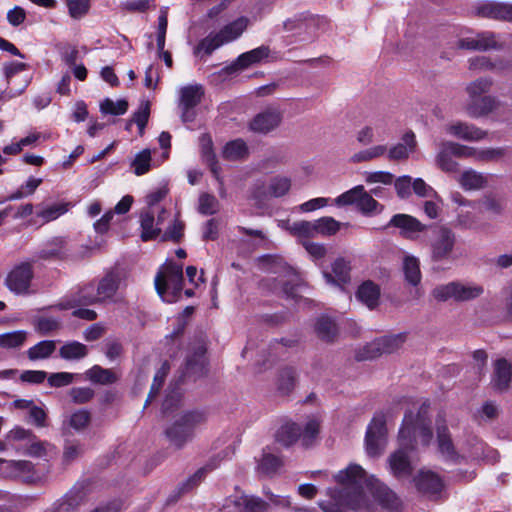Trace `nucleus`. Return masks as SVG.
I'll use <instances>...</instances> for the list:
<instances>
[{"label": "nucleus", "mask_w": 512, "mask_h": 512, "mask_svg": "<svg viewBox=\"0 0 512 512\" xmlns=\"http://www.w3.org/2000/svg\"><path fill=\"white\" fill-rule=\"evenodd\" d=\"M320 432V423L316 419L309 420L304 428H301L300 441L302 446H312L318 438Z\"/></svg>", "instance_id": "nucleus-48"}, {"label": "nucleus", "mask_w": 512, "mask_h": 512, "mask_svg": "<svg viewBox=\"0 0 512 512\" xmlns=\"http://www.w3.org/2000/svg\"><path fill=\"white\" fill-rule=\"evenodd\" d=\"M206 349L204 346H198L194 353L186 360L185 375L200 377L206 372Z\"/></svg>", "instance_id": "nucleus-26"}, {"label": "nucleus", "mask_w": 512, "mask_h": 512, "mask_svg": "<svg viewBox=\"0 0 512 512\" xmlns=\"http://www.w3.org/2000/svg\"><path fill=\"white\" fill-rule=\"evenodd\" d=\"M474 13L478 17L512 22V4L485 1L477 4Z\"/></svg>", "instance_id": "nucleus-14"}, {"label": "nucleus", "mask_w": 512, "mask_h": 512, "mask_svg": "<svg viewBox=\"0 0 512 512\" xmlns=\"http://www.w3.org/2000/svg\"><path fill=\"white\" fill-rule=\"evenodd\" d=\"M301 426L294 422L283 424L276 433V441L285 447H289L300 440Z\"/></svg>", "instance_id": "nucleus-37"}, {"label": "nucleus", "mask_w": 512, "mask_h": 512, "mask_svg": "<svg viewBox=\"0 0 512 512\" xmlns=\"http://www.w3.org/2000/svg\"><path fill=\"white\" fill-rule=\"evenodd\" d=\"M283 465V461L280 457L271 453H264L259 463V470L267 475L276 473Z\"/></svg>", "instance_id": "nucleus-52"}, {"label": "nucleus", "mask_w": 512, "mask_h": 512, "mask_svg": "<svg viewBox=\"0 0 512 512\" xmlns=\"http://www.w3.org/2000/svg\"><path fill=\"white\" fill-rule=\"evenodd\" d=\"M101 112L111 115H123L128 109V102L126 100H113L107 98L100 105Z\"/></svg>", "instance_id": "nucleus-56"}, {"label": "nucleus", "mask_w": 512, "mask_h": 512, "mask_svg": "<svg viewBox=\"0 0 512 512\" xmlns=\"http://www.w3.org/2000/svg\"><path fill=\"white\" fill-rule=\"evenodd\" d=\"M445 130L448 134L466 141H479L486 137L485 131L464 122L449 124Z\"/></svg>", "instance_id": "nucleus-23"}, {"label": "nucleus", "mask_w": 512, "mask_h": 512, "mask_svg": "<svg viewBox=\"0 0 512 512\" xmlns=\"http://www.w3.org/2000/svg\"><path fill=\"white\" fill-rule=\"evenodd\" d=\"M59 327H60V322L56 318L39 317L36 319L35 328L42 335H47L53 331H56L59 329Z\"/></svg>", "instance_id": "nucleus-61"}, {"label": "nucleus", "mask_w": 512, "mask_h": 512, "mask_svg": "<svg viewBox=\"0 0 512 512\" xmlns=\"http://www.w3.org/2000/svg\"><path fill=\"white\" fill-rule=\"evenodd\" d=\"M449 145H452L451 141L442 142L436 157L438 167L446 173L457 172L459 170V164L453 160L455 156L452 154V148L448 147Z\"/></svg>", "instance_id": "nucleus-36"}, {"label": "nucleus", "mask_w": 512, "mask_h": 512, "mask_svg": "<svg viewBox=\"0 0 512 512\" xmlns=\"http://www.w3.org/2000/svg\"><path fill=\"white\" fill-rule=\"evenodd\" d=\"M248 20L240 17L233 22L225 25L219 32L215 33L223 45L239 38L247 28Z\"/></svg>", "instance_id": "nucleus-32"}, {"label": "nucleus", "mask_w": 512, "mask_h": 512, "mask_svg": "<svg viewBox=\"0 0 512 512\" xmlns=\"http://www.w3.org/2000/svg\"><path fill=\"white\" fill-rule=\"evenodd\" d=\"M459 46L468 50H501L504 44L499 41V36L493 32L486 31L474 37H468L459 41Z\"/></svg>", "instance_id": "nucleus-15"}, {"label": "nucleus", "mask_w": 512, "mask_h": 512, "mask_svg": "<svg viewBox=\"0 0 512 512\" xmlns=\"http://www.w3.org/2000/svg\"><path fill=\"white\" fill-rule=\"evenodd\" d=\"M456 244L457 236L451 228L434 226L427 242L430 261L437 265L452 263L456 259Z\"/></svg>", "instance_id": "nucleus-4"}, {"label": "nucleus", "mask_w": 512, "mask_h": 512, "mask_svg": "<svg viewBox=\"0 0 512 512\" xmlns=\"http://www.w3.org/2000/svg\"><path fill=\"white\" fill-rule=\"evenodd\" d=\"M402 271L405 281L411 286H418L422 279L420 261L417 257L406 255L403 258Z\"/></svg>", "instance_id": "nucleus-35"}, {"label": "nucleus", "mask_w": 512, "mask_h": 512, "mask_svg": "<svg viewBox=\"0 0 512 512\" xmlns=\"http://www.w3.org/2000/svg\"><path fill=\"white\" fill-rule=\"evenodd\" d=\"M69 14L74 19L86 15L90 8V0H66Z\"/></svg>", "instance_id": "nucleus-59"}, {"label": "nucleus", "mask_w": 512, "mask_h": 512, "mask_svg": "<svg viewBox=\"0 0 512 512\" xmlns=\"http://www.w3.org/2000/svg\"><path fill=\"white\" fill-rule=\"evenodd\" d=\"M492 86V80L490 78H479L470 83L466 90L470 96V99L480 97L482 94L488 92Z\"/></svg>", "instance_id": "nucleus-57"}, {"label": "nucleus", "mask_w": 512, "mask_h": 512, "mask_svg": "<svg viewBox=\"0 0 512 512\" xmlns=\"http://www.w3.org/2000/svg\"><path fill=\"white\" fill-rule=\"evenodd\" d=\"M334 479L341 488L334 491L335 503L321 505L324 512H346L345 507L358 511L366 506L364 487L372 484L375 478L368 477L360 465L350 464L346 469L335 474Z\"/></svg>", "instance_id": "nucleus-2"}, {"label": "nucleus", "mask_w": 512, "mask_h": 512, "mask_svg": "<svg viewBox=\"0 0 512 512\" xmlns=\"http://www.w3.org/2000/svg\"><path fill=\"white\" fill-rule=\"evenodd\" d=\"M149 115V102H145L144 104H142L139 107V109L133 114L132 122H134L138 126L140 134H143L144 128L148 123Z\"/></svg>", "instance_id": "nucleus-64"}, {"label": "nucleus", "mask_w": 512, "mask_h": 512, "mask_svg": "<svg viewBox=\"0 0 512 512\" xmlns=\"http://www.w3.org/2000/svg\"><path fill=\"white\" fill-rule=\"evenodd\" d=\"M27 338L23 330L8 332L0 335V346L3 348H18L22 346Z\"/></svg>", "instance_id": "nucleus-50"}, {"label": "nucleus", "mask_w": 512, "mask_h": 512, "mask_svg": "<svg viewBox=\"0 0 512 512\" xmlns=\"http://www.w3.org/2000/svg\"><path fill=\"white\" fill-rule=\"evenodd\" d=\"M416 147L415 134L412 131L406 132L402 137V142L393 146L388 152L390 160H404Z\"/></svg>", "instance_id": "nucleus-28"}, {"label": "nucleus", "mask_w": 512, "mask_h": 512, "mask_svg": "<svg viewBox=\"0 0 512 512\" xmlns=\"http://www.w3.org/2000/svg\"><path fill=\"white\" fill-rule=\"evenodd\" d=\"M84 453V446L76 440H67L63 449V462L70 464Z\"/></svg>", "instance_id": "nucleus-51"}, {"label": "nucleus", "mask_w": 512, "mask_h": 512, "mask_svg": "<svg viewBox=\"0 0 512 512\" xmlns=\"http://www.w3.org/2000/svg\"><path fill=\"white\" fill-rule=\"evenodd\" d=\"M484 293V287L474 282L452 281L436 286L432 290L434 299L440 302L454 300L467 302L479 298Z\"/></svg>", "instance_id": "nucleus-7"}, {"label": "nucleus", "mask_w": 512, "mask_h": 512, "mask_svg": "<svg viewBox=\"0 0 512 512\" xmlns=\"http://www.w3.org/2000/svg\"><path fill=\"white\" fill-rule=\"evenodd\" d=\"M238 512H267L268 505L260 498L241 496L234 501Z\"/></svg>", "instance_id": "nucleus-41"}, {"label": "nucleus", "mask_w": 512, "mask_h": 512, "mask_svg": "<svg viewBox=\"0 0 512 512\" xmlns=\"http://www.w3.org/2000/svg\"><path fill=\"white\" fill-rule=\"evenodd\" d=\"M248 156V145L241 138L227 142L222 150V157L228 161H241L248 158Z\"/></svg>", "instance_id": "nucleus-31"}, {"label": "nucleus", "mask_w": 512, "mask_h": 512, "mask_svg": "<svg viewBox=\"0 0 512 512\" xmlns=\"http://www.w3.org/2000/svg\"><path fill=\"white\" fill-rule=\"evenodd\" d=\"M271 50L267 45H261L255 49L240 54L235 60V64L239 71L245 70L253 65L261 64L268 61Z\"/></svg>", "instance_id": "nucleus-22"}, {"label": "nucleus", "mask_w": 512, "mask_h": 512, "mask_svg": "<svg viewBox=\"0 0 512 512\" xmlns=\"http://www.w3.org/2000/svg\"><path fill=\"white\" fill-rule=\"evenodd\" d=\"M323 276L327 283L343 287L350 281V265L343 258H338L332 264V274L324 272Z\"/></svg>", "instance_id": "nucleus-24"}, {"label": "nucleus", "mask_w": 512, "mask_h": 512, "mask_svg": "<svg viewBox=\"0 0 512 512\" xmlns=\"http://www.w3.org/2000/svg\"><path fill=\"white\" fill-rule=\"evenodd\" d=\"M496 108V100L492 96H480L470 99L467 105L469 116L478 118L492 112Z\"/></svg>", "instance_id": "nucleus-30"}, {"label": "nucleus", "mask_w": 512, "mask_h": 512, "mask_svg": "<svg viewBox=\"0 0 512 512\" xmlns=\"http://www.w3.org/2000/svg\"><path fill=\"white\" fill-rule=\"evenodd\" d=\"M511 379V364L505 358L497 359L494 362V372L491 380L493 388L499 392H504L509 388Z\"/></svg>", "instance_id": "nucleus-21"}, {"label": "nucleus", "mask_w": 512, "mask_h": 512, "mask_svg": "<svg viewBox=\"0 0 512 512\" xmlns=\"http://www.w3.org/2000/svg\"><path fill=\"white\" fill-rule=\"evenodd\" d=\"M71 245L62 237H54L46 242L33 256V262L38 260H66L72 256Z\"/></svg>", "instance_id": "nucleus-12"}, {"label": "nucleus", "mask_w": 512, "mask_h": 512, "mask_svg": "<svg viewBox=\"0 0 512 512\" xmlns=\"http://www.w3.org/2000/svg\"><path fill=\"white\" fill-rule=\"evenodd\" d=\"M416 489L430 497L441 493L444 483L441 477L433 471L421 469L412 479Z\"/></svg>", "instance_id": "nucleus-16"}, {"label": "nucleus", "mask_w": 512, "mask_h": 512, "mask_svg": "<svg viewBox=\"0 0 512 512\" xmlns=\"http://www.w3.org/2000/svg\"><path fill=\"white\" fill-rule=\"evenodd\" d=\"M387 152L385 145H375L368 149L362 150L353 155L352 160L355 163L370 161L383 156Z\"/></svg>", "instance_id": "nucleus-54"}, {"label": "nucleus", "mask_w": 512, "mask_h": 512, "mask_svg": "<svg viewBox=\"0 0 512 512\" xmlns=\"http://www.w3.org/2000/svg\"><path fill=\"white\" fill-rule=\"evenodd\" d=\"M315 221L316 235L331 236L336 234L342 223L336 221L332 217H321Z\"/></svg>", "instance_id": "nucleus-49"}, {"label": "nucleus", "mask_w": 512, "mask_h": 512, "mask_svg": "<svg viewBox=\"0 0 512 512\" xmlns=\"http://www.w3.org/2000/svg\"><path fill=\"white\" fill-rule=\"evenodd\" d=\"M34 465L27 460H6L0 458V474L9 478H28Z\"/></svg>", "instance_id": "nucleus-20"}, {"label": "nucleus", "mask_w": 512, "mask_h": 512, "mask_svg": "<svg viewBox=\"0 0 512 512\" xmlns=\"http://www.w3.org/2000/svg\"><path fill=\"white\" fill-rule=\"evenodd\" d=\"M200 146L202 158L204 162L208 165L209 169L213 170V168H219L220 165L213 151V142L209 135L205 134L201 137Z\"/></svg>", "instance_id": "nucleus-47"}, {"label": "nucleus", "mask_w": 512, "mask_h": 512, "mask_svg": "<svg viewBox=\"0 0 512 512\" xmlns=\"http://www.w3.org/2000/svg\"><path fill=\"white\" fill-rule=\"evenodd\" d=\"M94 394V390L89 387H74L70 390L71 399L76 404L89 402Z\"/></svg>", "instance_id": "nucleus-63"}, {"label": "nucleus", "mask_w": 512, "mask_h": 512, "mask_svg": "<svg viewBox=\"0 0 512 512\" xmlns=\"http://www.w3.org/2000/svg\"><path fill=\"white\" fill-rule=\"evenodd\" d=\"M374 497L382 507L388 510L398 512L401 509L402 502L400 498L386 485H378L375 489Z\"/></svg>", "instance_id": "nucleus-34"}, {"label": "nucleus", "mask_w": 512, "mask_h": 512, "mask_svg": "<svg viewBox=\"0 0 512 512\" xmlns=\"http://www.w3.org/2000/svg\"><path fill=\"white\" fill-rule=\"evenodd\" d=\"M219 203L215 196L204 193L199 197V212L204 215H213L218 211Z\"/></svg>", "instance_id": "nucleus-58"}, {"label": "nucleus", "mask_w": 512, "mask_h": 512, "mask_svg": "<svg viewBox=\"0 0 512 512\" xmlns=\"http://www.w3.org/2000/svg\"><path fill=\"white\" fill-rule=\"evenodd\" d=\"M239 71L235 62L233 61L230 65L222 68L220 71L215 72L209 76V81L211 84H221L222 82L231 78L234 74Z\"/></svg>", "instance_id": "nucleus-62"}, {"label": "nucleus", "mask_w": 512, "mask_h": 512, "mask_svg": "<svg viewBox=\"0 0 512 512\" xmlns=\"http://www.w3.org/2000/svg\"><path fill=\"white\" fill-rule=\"evenodd\" d=\"M88 491L84 482L76 483L60 500L52 512H77L87 501Z\"/></svg>", "instance_id": "nucleus-13"}, {"label": "nucleus", "mask_w": 512, "mask_h": 512, "mask_svg": "<svg viewBox=\"0 0 512 512\" xmlns=\"http://www.w3.org/2000/svg\"><path fill=\"white\" fill-rule=\"evenodd\" d=\"M269 193L271 197L285 196L291 188V179L287 176L276 175L269 180Z\"/></svg>", "instance_id": "nucleus-45"}, {"label": "nucleus", "mask_w": 512, "mask_h": 512, "mask_svg": "<svg viewBox=\"0 0 512 512\" xmlns=\"http://www.w3.org/2000/svg\"><path fill=\"white\" fill-rule=\"evenodd\" d=\"M296 372L292 367L280 370L276 380L277 390L283 395H288L296 385Z\"/></svg>", "instance_id": "nucleus-42"}, {"label": "nucleus", "mask_w": 512, "mask_h": 512, "mask_svg": "<svg viewBox=\"0 0 512 512\" xmlns=\"http://www.w3.org/2000/svg\"><path fill=\"white\" fill-rule=\"evenodd\" d=\"M459 183L464 190H480L487 186L488 180L483 173L468 169L461 174Z\"/></svg>", "instance_id": "nucleus-38"}, {"label": "nucleus", "mask_w": 512, "mask_h": 512, "mask_svg": "<svg viewBox=\"0 0 512 512\" xmlns=\"http://www.w3.org/2000/svg\"><path fill=\"white\" fill-rule=\"evenodd\" d=\"M223 45V41H219V38L215 33H210L203 38L195 48L194 53L198 54L203 51L206 55H211L216 49Z\"/></svg>", "instance_id": "nucleus-55"}, {"label": "nucleus", "mask_w": 512, "mask_h": 512, "mask_svg": "<svg viewBox=\"0 0 512 512\" xmlns=\"http://www.w3.org/2000/svg\"><path fill=\"white\" fill-rule=\"evenodd\" d=\"M406 340L405 333L384 336L365 345L356 354L359 361L373 359L384 353L390 354L396 352L402 347Z\"/></svg>", "instance_id": "nucleus-8"}, {"label": "nucleus", "mask_w": 512, "mask_h": 512, "mask_svg": "<svg viewBox=\"0 0 512 512\" xmlns=\"http://www.w3.org/2000/svg\"><path fill=\"white\" fill-rule=\"evenodd\" d=\"M220 461L221 458L219 455L210 459L205 466L199 468L191 477H189L185 482L181 484L179 487L180 492L185 493L197 487L205 478L207 473L211 472L219 466Z\"/></svg>", "instance_id": "nucleus-27"}, {"label": "nucleus", "mask_w": 512, "mask_h": 512, "mask_svg": "<svg viewBox=\"0 0 512 512\" xmlns=\"http://www.w3.org/2000/svg\"><path fill=\"white\" fill-rule=\"evenodd\" d=\"M65 212H67L66 204H54L49 207L43 208L40 212L37 213V216L43 220V223H47L57 219Z\"/></svg>", "instance_id": "nucleus-60"}, {"label": "nucleus", "mask_w": 512, "mask_h": 512, "mask_svg": "<svg viewBox=\"0 0 512 512\" xmlns=\"http://www.w3.org/2000/svg\"><path fill=\"white\" fill-rule=\"evenodd\" d=\"M183 267L181 264L168 262L155 277V288L163 301L176 302L182 293Z\"/></svg>", "instance_id": "nucleus-5"}, {"label": "nucleus", "mask_w": 512, "mask_h": 512, "mask_svg": "<svg viewBox=\"0 0 512 512\" xmlns=\"http://www.w3.org/2000/svg\"><path fill=\"white\" fill-rule=\"evenodd\" d=\"M204 421L205 415L202 412H186L165 429V435L172 446L180 449L193 439L196 427Z\"/></svg>", "instance_id": "nucleus-6"}, {"label": "nucleus", "mask_w": 512, "mask_h": 512, "mask_svg": "<svg viewBox=\"0 0 512 512\" xmlns=\"http://www.w3.org/2000/svg\"><path fill=\"white\" fill-rule=\"evenodd\" d=\"M432 422L429 416V404L424 402L416 414L407 411L399 429V448L388 458L391 474L398 480L411 477L413 465L409 453L415 449L419 441L428 446L433 439Z\"/></svg>", "instance_id": "nucleus-1"}, {"label": "nucleus", "mask_w": 512, "mask_h": 512, "mask_svg": "<svg viewBox=\"0 0 512 512\" xmlns=\"http://www.w3.org/2000/svg\"><path fill=\"white\" fill-rule=\"evenodd\" d=\"M33 259L15 265L5 278L6 287L17 295L29 293L31 281L34 276Z\"/></svg>", "instance_id": "nucleus-9"}, {"label": "nucleus", "mask_w": 512, "mask_h": 512, "mask_svg": "<svg viewBox=\"0 0 512 512\" xmlns=\"http://www.w3.org/2000/svg\"><path fill=\"white\" fill-rule=\"evenodd\" d=\"M315 330L318 337L327 342L333 341L337 335L336 324L328 317H320L316 322Z\"/></svg>", "instance_id": "nucleus-44"}, {"label": "nucleus", "mask_w": 512, "mask_h": 512, "mask_svg": "<svg viewBox=\"0 0 512 512\" xmlns=\"http://www.w3.org/2000/svg\"><path fill=\"white\" fill-rule=\"evenodd\" d=\"M88 355V347L78 341L65 343L59 349V356L67 361H77Z\"/></svg>", "instance_id": "nucleus-40"}, {"label": "nucleus", "mask_w": 512, "mask_h": 512, "mask_svg": "<svg viewBox=\"0 0 512 512\" xmlns=\"http://www.w3.org/2000/svg\"><path fill=\"white\" fill-rule=\"evenodd\" d=\"M387 226L399 228L401 235L407 239L414 240L419 233L425 231L427 226L421 223L417 218L408 214H395Z\"/></svg>", "instance_id": "nucleus-17"}, {"label": "nucleus", "mask_w": 512, "mask_h": 512, "mask_svg": "<svg viewBox=\"0 0 512 512\" xmlns=\"http://www.w3.org/2000/svg\"><path fill=\"white\" fill-rule=\"evenodd\" d=\"M281 121L282 115L278 110L267 109L250 121L249 129L255 133L267 134L277 128Z\"/></svg>", "instance_id": "nucleus-18"}, {"label": "nucleus", "mask_w": 512, "mask_h": 512, "mask_svg": "<svg viewBox=\"0 0 512 512\" xmlns=\"http://www.w3.org/2000/svg\"><path fill=\"white\" fill-rule=\"evenodd\" d=\"M336 203L340 206L356 204L358 209L364 214L376 211L379 206V203L365 191L362 185L342 193L336 198Z\"/></svg>", "instance_id": "nucleus-11"}, {"label": "nucleus", "mask_w": 512, "mask_h": 512, "mask_svg": "<svg viewBox=\"0 0 512 512\" xmlns=\"http://www.w3.org/2000/svg\"><path fill=\"white\" fill-rule=\"evenodd\" d=\"M151 161V151L149 149H143L137 153L131 162L135 175L141 176L148 173L151 169Z\"/></svg>", "instance_id": "nucleus-46"}, {"label": "nucleus", "mask_w": 512, "mask_h": 512, "mask_svg": "<svg viewBox=\"0 0 512 512\" xmlns=\"http://www.w3.org/2000/svg\"><path fill=\"white\" fill-rule=\"evenodd\" d=\"M91 421V414L86 409H79L69 416L68 426L76 431L84 430Z\"/></svg>", "instance_id": "nucleus-53"}, {"label": "nucleus", "mask_w": 512, "mask_h": 512, "mask_svg": "<svg viewBox=\"0 0 512 512\" xmlns=\"http://www.w3.org/2000/svg\"><path fill=\"white\" fill-rule=\"evenodd\" d=\"M89 381L100 385H111L116 383L120 375L113 369L103 368L100 365H94L85 372Z\"/></svg>", "instance_id": "nucleus-29"}, {"label": "nucleus", "mask_w": 512, "mask_h": 512, "mask_svg": "<svg viewBox=\"0 0 512 512\" xmlns=\"http://www.w3.org/2000/svg\"><path fill=\"white\" fill-rule=\"evenodd\" d=\"M437 442L440 453L448 460L456 461L459 455L455 451L445 419L438 416L436 420Z\"/></svg>", "instance_id": "nucleus-19"}, {"label": "nucleus", "mask_w": 512, "mask_h": 512, "mask_svg": "<svg viewBox=\"0 0 512 512\" xmlns=\"http://www.w3.org/2000/svg\"><path fill=\"white\" fill-rule=\"evenodd\" d=\"M356 298L369 309H375L380 299L379 285L371 280L364 281L357 289Z\"/></svg>", "instance_id": "nucleus-25"}, {"label": "nucleus", "mask_w": 512, "mask_h": 512, "mask_svg": "<svg viewBox=\"0 0 512 512\" xmlns=\"http://www.w3.org/2000/svg\"><path fill=\"white\" fill-rule=\"evenodd\" d=\"M56 349V341L43 340L30 347L27 351L30 360L46 359L52 355Z\"/></svg>", "instance_id": "nucleus-43"}, {"label": "nucleus", "mask_w": 512, "mask_h": 512, "mask_svg": "<svg viewBox=\"0 0 512 512\" xmlns=\"http://www.w3.org/2000/svg\"><path fill=\"white\" fill-rule=\"evenodd\" d=\"M204 91L201 85H187L180 90V107L195 108L202 100Z\"/></svg>", "instance_id": "nucleus-39"}, {"label": "nucleus", "mask_w": 512, "mask_h": 512, "mask_svg": "<svg viewBox=\"0 0 512 512\" xmlns=\"http://www.w3.org/2000/svg\"><path fill=\"white\" fill-rule=\"evenodd\" d=\"M386 434V417L383 413H377L366 431L365 444L369 456L375 457L381 454L386 443Z\"/></svg>", "instance_id": "nucleus-10"}, {"label": "nucleus", "mask_w": 512, "mask_h": 512, "mask_svg": "<svg viewBox=\"0 0 512 512\" xmlns=\"http://www.w3.org/2000/svg\"><path fill=\"white\" fill-rule=\"evenodd\" d=\"M120 285V273L117 270H110L102 278L83 285L76 292L63 298L56 307L60 310H69L80 306L117 303L120 301Z\"/></svg>", "instance_id": "nucleus-3"}, {"label": "nucleus", "mask_w": 512, "mask_h": 512, "mask_svg": "<svg viewBox=\"0 0 512 512\" xmlns=\"http://www.w3.org/2000/svg\"><path fill=\"white\" fill-rule=\"evenodd\" d=\"M141 238L143 241L155 239L160 235L161 228L155 223V213L151 208L143 210L140 214Z\"/></svg>", "instance_id": "nucleus-33"}]
</instances>
